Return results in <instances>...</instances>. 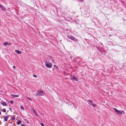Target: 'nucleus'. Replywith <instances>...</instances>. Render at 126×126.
<instances>
[{
  "label": "nucleus",
  "instance_id": "obj_20",
  "mask_svg": "<svg viewBox=\"0 0 126 126\" xmlns=\"http://www.w3.org/2000/svg\"><path fill=\"white\" fill-rule=\"evenodd\" d=\"M20 108L21 109H24V108L22 106L20 107Z\"/></svg>",
  "mask_w": 126,
  "mask_h": 126
},
{
  "label": "nucleus",
  "instance_id": "obj_10",
  "mask_svg": "<svg viewBox=\"0 0 126 126\" xmlns=\"http://www.w3.org/2000/svg\"><path fill=\"white\" fill-rule=\"evenodd\" d=\"M88 102H89L88 104H89L91 105V104L92 103V101L91 100H88Z\"/></svg>",
  "mask_w": 126,
  "mask_h": 126
},
{
  "label": "nucleus",
  "instance_id": "obj_28",
  "mask_svg": "<svg viewBox=\"0 0 126 126\" xmlns=\"http://www.w3.org/2000/svg\"><path fill=\"white\" fill-rule=\"evenodd\" d=\"M28 99H29V100H30V98H28Z\"/></svg>",
  "mask_w": 126,
  "mask_h": 126
},
{
  "label": "nucleus",
  "instance_id": "obj_11",
  "mask_svg": "<svg viewBox=\"0 0 126 126\" xmlns=\"http://www.w3.org/2000/svg\"><path fill=\"white\" fill-rule=\"evenodd\" d=\"M8 45V43L7 42H6L4 43V45L5 46H7Z\"/></svg>",
  "mask_w": 126,
  "mask_h": 126
},
{
  "label": "nucleus",
  "instance_id": "obj_15",
  "mask_svg": "<svg viewBox=\"0 0 126 126\" xmlns=\"http://www.w3.org/2000/svg\"><path fill=\"white\" fill-rule=\"evenodd\" d=\"M11 118L13 120H15V117L14 116H12Z\"/></svg>",
  "mask_w": 126,
  "mask_h": 126
},
{
  "label": "nucleus",
  "instance_id": "obj_17",
  "mask_svg": "<svg viewBox=\"0 0 126 126\" xmlns=\"http://www.w3.org/2000/svg\"><path fill=\"white\" fill-rule=\"evenodd\" d=\"M13 95V96H14L15 97H18L19 96L18 95Z\"/></svg>",
  "mask_w": 126,
  "mask_h": 126
},
{
  "label": "nucleus",
  "instance_id": "obj_6",
  "mask_svg": "<svg viewBox=\"0 0 126 126\" xmlns=\"http://www.w3.org/2000/svg\"><path fill=\"white\" fill-rule=\"evenodd\" d=\"M0 8L3 10H5L6 9L2 5L0 4Z\"/></svg>",
  "mask_w": 126,
  "mask_h": 126
},
{
  "label": "nucleus",
  "instance_id": "obj_22",
  "mask_svg": "<svg viewBox=\"0 0 126 126\" xmlns=\"http://www.w3.org/2000/svg\"><path fill=\"white\" fill-rule=\"evenodd\" d=\"M13 67L14 69L16 68V67L14 66H13Z\"/></svg>",
  "mask_w": 126,
  "mask_h": 126
},
{
  "label": "nucleus",
  "instance_id": "obj_26",
  "mask_svg": "<svg viewBox=\"0 0 126 126\" xmlns=\"http://www.w3.org/2000/svg\"><path fill=\"white\" fill-rule=\"evenodd\" d=\"M55 67L56 68V69H57L58 68V67L57 66H56Z\"/></svg>",
  "mask_w": 126,
  "mask_h": 126
},
{
  "label": "nucleus",
  "instance_id": "obj_13",
  "mask_svg": "<svg viewBox=\"0 0 126 126\" xmlns=\"http://www.w3.org/2000/svg\"><path fill=\"white\" fill-rule=\"evenodd\" d=\"M91 105H92L93 107H94L96 106V105L94 103H92Z\"/></svg>",
  "mask_w": 126,
  "mask_h": 126
},
{
  "label": "nucleus",
  "instance_id": "obj_1",
  "mask_svg": "<svg viewBox=\"0 0 126 126\" xmlns=\"http://www.w3.org/2000/svg\"><path fill=\"white\" fill-rule=\"evenodd\" d=\"M45 66L48 68H51L52 67V64L51 63H50L49 61L47 62L46 60L45 61Z\"/></svg>",
  "mask_w": 126,
  "mask_h": 126
},
{
  "label": "nucleus",
  "instance_id": "obj_9",
  "mask_svg": "<svg viewBox=\"0 0 126 126\" xmlns=\"http://www.w3.org/2000/svg\"><path fill=\"white\" fill-rule=\"evenodd\" d=\"M15 51L18 54H20L21 53V52L20 51L18 50H16Z\"/></svg>",
  "mask_w": 126,
  "mask_h": 126
},
{
  "label": "nucleus",
  "instance_id": "obj_29",
  "mask_svg": "<svg viewBox=\"0 0 126 126\" xmlns=\"http://www.w3.org/2000/svg\"><path fill=\"white\" fill-rule=\"evenodd\" d=\"M1 114V112L0 111V115Z\"/></svg>",
  "mask_w": 126,
  "mask_h": 126
},
{
  "label": "nucleus",
  "instance_id": "obj_4",
  "mask_svg": "<svg viewBox=\"0 0 126 126\" xmlns=\"http://www.w3.org/2000/svg\"><path fill=\"white\" fill-rule=\"evenodd\" d=\"M67 37L70 39L73 40L74 41H77V39L75 38L74 37L71 35H67Z\"/></svg>",
  "mask_w": 126,
  "mask_h": 126
},
{
  "label": "nucleus",
  "instance_id": "obj_14",
  "mask_svg": "<svg viewBox=\"0 0 126 126\" xmlns=\"http://www.w3.org/2000/svg\"><path fill=\"white\" fill-rule=\"evenodd\" d=\"M32 111L36 115H37V114L36 113V112L34 110H33Z\"/></svg>",
  "mask_w": 126,
  "mask_h": 126
},
{
  "label": "nucleus",
  "instance_id": "obj_3",
  "mask_svg": "<svg viewBox=\"0 0 126 126\" xmlns=\"http://www.w3.org/2000/svg\"><path fill=\"white\" fill-rule=\"evenodd\" d=\"M44 95L43 92V91H37V94L36 96H42Z\"/></svg>",
  "mask_w": 126,
  "mask_h": 126
},
{
  "label": "nucleus",
  "instance_id": "obj_2",
  "mask_svg": "<svg viewBox=\"0 0 126 126\" xmlns=\"http://www.w3.org/2000/svg\"><path fill=\"white\" fill-rule=\"evenodd\" d=\"M113 109L118 114H122L124 113V112L123 110L119 111L117 110L115 108H113Z\"/></svg>",
  "mask_w": 126,
  "mask_h": 126
},
{
  "label": "nucleus",
  "instance_id": "obj_18",
  "mask_svg": "<svg viewBox=\"0 0 126 126\" xmlns=\"http://www.w3.org/2000/svg\"><path fill=\"white\" fill-rule=\"evenodd\" d=\"M10 103L11 104H12L14 102L13 100H11L10 101Z\"/></svg>",
  "mask_w": 126,
  "mask_h": 126
},
{
  "label": "nucleus",
  "instance_id": "obj_30",
  "mask_svg": "<svg viewBox=\"0 0 126 126\" xmlns=\"http://www.w3.org/2000/svg\"><path fill=\"white\" fill-rule=\"evenodd\" d=\"M31 110H33V109H31Z\"/></svg>",
  "mask_w": 126,
  "mask_h": 126
},
{
  "label": "nucleus",
  "instance_id": "obj_8",
  "mask_svg": "<svg viewBox=\"0 0 126 126\" xmlns=\"http://www.w3.org/2000/svg\"><path fill=\"white\" fill-rule=\"evenodd\" d=\"M8 118V117L7 116H4V118L5 122H6Z\"/></svg>",
  "mask_w": 126,
  "mask_h": 126
},
{
  "label": "nucleus",
  "instance_id": "obj_23",
  "mask_svg": "<svg viewBox=\"0 0 126 126\" xmlns=\"http://www.w3.org/2000/svg\"><path fill=\"white\" fill-rule=\"evenodd\" d=\"M9 110L11 112H12V110L11 109V108H9Z\"/></svg>",
  "mask_w": 126,
  "mask_h": 126
},
{
  "label": "nucleus",
  "instance_id": "obj_12",
  "mask_svg": "<svg viewBox=\"0 0 126 126\" xmlns=\"http://www.w3.org/2000/svg\"><path fill=\"white\" fill-rule=\"evenodd\" d=\"M21 121H20V120H19V121H17V124L18 125H19V124H21Z\"/></svg>",
  "mask_w": 126,
  "mask_h": 126
},
{
  "label": "nucleus",
  "instance_id": "obj_25",
  "mask_svg": "<svg viewBox=\"0 0 126 126\" xmlns=\"http://www.w3.org/2000/svg\"><path fill=\"white\" fill-rule=\"evenodd\" d=\"M49 58H50V59H52V57H51V56H50L49 57Z\"/></svg>",
  "mask_w": 126,
  "mask_h": 126
},
{
  "label": "nucleus",
  "instance_id": "obj_5",
  "mask_svg": "<svg viewBox=\"0 0 126 126\" xmlns=\"http://www.w3.org/2000/svg\"><path fill=\"white\" fill-rule=\"evenodd\" d=\"M70 79L71 80H75L77 81H78V79L77 77H76L74 76H73L72 77L70 78Z\"/></svg>",
  "mask_w": 126,
  "mask_h": 126
},
{
  "label": "nucleus",
  "instance_id": "obj_16",
  "mask_svg": "<svg viewBox=\"0 0 126 126\" xmlns=\"http://www.w3.org/2000/svg\"><path fill=\"white\" fill-rule=\"evenodd\" d=\"M2 111L3 112H6V110L5 109H3L2 110Z\"/></svg>",
  "mask_w": 126,
  "mask_h": 126
},
{
  "label": "nucleus",
  "instance_id": "obj_27",
  "mask_svg": "<svg viewBox=\"0 0 126 126\" xmlns=\"http://www.w3.org/2000/svg\"><path fill=\"white\" fill-rule=\"evenodd\" d=\"M54 67H55L56 66L55 65H54Z\"/></svg>",
  "mask_w": 126,
  "mask_h": 126
},
{
  "label": "nucleus",
  "instance_id": "obj_21",
  "mask_svg": "<svg viewBox=\"0 0 126 126\" xmlns=\"http://www.w3.org/2000/svg\"><path fill=\"white\" fill-rule=\"evenodd\" d=\"M21 126H25V125L23 124H21Z\"/></svg>",
  "mask_w": 126,
  "mask_h": 126
},
{
  "label": "nucleus",
  "instance_id": "obj_7",
  "mask_svg": "<svg viewBox=\"0 0 126 126\" xmlns=\"http://www.w3.org/2000/svg\"><path fill=\"white\" fill-rule=\"evenodd\" d=\"M0 103L3 106H6L7 105L6 103L4 101H2L1 102H0Z\"/></svg>",
  "mask_w": 126,
  "mask_h": 126
},
{
  "label": "nucleus",
  "instance_id": "obj_24",
  "mask_svg": "<svg viewBox=\"0 0 126 126\" xmlns=\"http://www.w3.org/2000/svg\"><path fill=\"white\" fill-rule=\"evenodd\" d=\"M33 76L35 77H36V76L34 75H33Z\"/></svg>",
  "mask_w": 126,
  "mask_h": 126
},
{
  "label": "nucleus",
  "instance_id": "obj_19",
  "mask_svg": "<svg viewBox=\"0 0 126 126\" xmlns=\"http://www.w3.org/2000/svg\"><path fill=\"white\" fill-rule=\"evenodd\" d=\"M41 126H45L42 123H40Z\"/></svg>",
  "mask_w": 126,
  "mask_h": 126
}]
</instances>
